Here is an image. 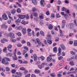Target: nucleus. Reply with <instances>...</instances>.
Here are the masks:
<instances>
[{
    "mask_svg": "<svg viewBox=\"0 0 77 77\" xmlns=\"http://www.w3.org/2000/svg\"><path fill=\"white\" fill-rule=\"evenodd\" d=\"M9 37L11 38H15L14 34L12 32H10L9 34Z\"/></svg>",
    "mask_w": 77,
    "mask_h": 77,
    "instance_id": "nucleus-10",
    "label": "nucleus"
},
{
    "mask_svg": "<svg viewBox=\"0 0 77 77\" xmlns=\"http://www.w3.org/2000/svg\"><path fill=\"white\" fill-rule=\"evenodd\" d=\"M45 2L44 0H41L40 1V5H41V6L42 7H44V3Z\"/></svg>",
    "mask_w": 77,
    "mask_h": 77,
    "instance_id": "nucleus-21",
    "label": "nucleus"
},
{
    "mask_svg": "<svg viewBox=\"0 0 77 77\" xmlns=\"http://www.w3.org/2000/svg\"><path fill=\"white\" fill-rule=\"evenodd\" d=\"M40 34L41 35L44 36L45 33L43 31H41L40 32Z\"/></svg>",
    "mask_w": 77,
    "mask_h": 77,
    "instance_id": "nucleus-29",
    "label": "nucleus"
},
{
    "mask_svg": "<svg viewBox=\"0 0 77 77\" xmlns=\"http://www.w3.org/2000/svg\"><path fill=\"white\" fill-rule=\"evenodd\" d=\"M12 48V45H8V49H11Z\"/></svg>",
    "mask_w": 77,
    "mask_h": 77,
    "instance_id": "nucleus-42",
    "label": "nucleus"
},
{
    "mask_svg": "<svg viewBox=\"0 0 77 77\" xmlns=\"http://www.w3.org/2000/svg\"><path fill=\"white\" fill-rule=\"evenodd\" d=\"M34 72L36 74H38L40 73L41 71L39 70L38 69H35L34 71Z\"/></svg>",
    "mask_w": 77,
    "mask_h": 77,
    "instance_id": "nucleus-20",
    "label": "nucleus"
},
{
    "mask_svg": "<svg viewBox=\"0 0 77 77\" xmlns=\"http://www.w3.org/2000/svg\"><path fill=\"white\" fill-rule=\"evenodd\" d=\"M12 54L11 53H8L7 54H6V56L7 57H8V56H9L10 57H12Z\"/></svg>",
    "mask_w": 77,
    "mask_h": 77,
    "instance_id": "nucleus-34",
    "label": "nucleus"
},
{
    "mask_svg": "<svg viewBox=\"0 0 77 77\" xmlns=\"http://www.w3.org/2000/svg\"><path fill=\"white\" fill-rule=\"evenodd\" d=\"M62 58H63V57L62 56H60L59 57H58V60H60Z\"/></svg>",
    "mask_w": 77,
    "mask_h": 77,
    "instance_id": "nucleus-59",
    "label": "nucleus"
},
{
    "mask_svg": "<svg viewBox=\"0 0 77 77\" xmlns=\"http://www.w3.org/2000/svg\"><path fill=\"white\" fill-rule=\"evenodd\" d=\"M17 35L18 36H21V34L20 32H19L18 33H16Z\"/></svg>",
    "mask_w": 77,
    "mask_h": 77,
    "instance_id": "nucleus-36",
    "label": "nucleus"
},
{
    "mask_svg": "<svg viewBox=\"0 0 77 77\" xmlns=\"http://www.w3.org/2000/svg\"><path fill=\"white\" fill-rule=\"evenodd\" d=\"M69 64L72 66L74 65V63H73V62L72 61H70L69 62Z\"/></svg>",
    "mask_w": 77,
    "mask_h": 77,
    "instance_id": "nucleus-40",
    "label": "nucleus"
},
{
    "mask_svg": "<svg viewBox=\"0 0 77 77\" xmlns=\"http://www.w3.org/2000/svg\"><path fill=\"white\" fill-rule=\"evenodd\" d=\"M32 2L35 5H37L38 3L37 1H36L35 0H32Z\"/></svg>",
    "mask_w": 77,
    "mask_h": 77,
    "instance_id": "nucleus-17",
    "label": "nucleus"
},
{
    "mask_svg": "<svg viewBox=\"0 0 77 77\" xmlns=\"http://www.w3.org/2000/svg\"><path fill=\"white\" fill-rule=\"evenodd\" d=\"M35 44H36V43H38V45H36V47H39V46H40L41 45L43 47L45 46V45H44L43 43H42L41 40L38 38L36 39V41L35 42Z\"/></svg>",
    "mask_w": 77,
    "mask_h": 77,
    "instance_id": "nucleus-2",
    "label": "nucleus"
},
{
    "mask_svg": "<svg viewBox=\"0 0 77 77\" xmlns=\"http://www.w3.org/2000/svg\"><path fill=\"white\" fill-rule=\"evenodd\" d=\"M23 48L25 49V50H23L22 54L23 55H24L25 54L27 53V51H29V48L26 46H23Z\"/></svg>",
    "mask_w": 77,
    "mask_h": 77,
    "instance_id": "nucleus-5",
    "label": "nucleus"
},
{
    "mask_svg": "<svg viewBox=\"0 0 77 77\" xmlns=\"http://www.w3.org/2000/svg\"><path fill=\"white\" fill-rule=\"evenodd\" d=\"M64 15L65 19L66 20H67L68 18V15L66 14H65Z\"/></svg>",
    "mask_w": 77,
    "mask_h": 77,
    "instance_id": "nucleus-43",
    "label": "nucleus"
},
{
    "mask_svg": "<svg viewBox=\"0 0 77 77\" xmlns=\"http://www.w3.org/2000/svg\"><path fill=\"white\" fill-rule=\"evenodd\" d=\"M11 72H12V73H14L16 72V70L15 69H13L12 70Z\"/></svg>",
    "mask_w": 77,
    "mask_h": 77,
    "instance_id": "nucleus-61",
    "label": "nucleus"
},
{
    "mask_svg": "<svg viewBox=\"0 0 77 77\" xmlns=\"http://www.w3.org/2000/svg\"><path fill=\"white\" fill-rule=\"evenodd\" d=\"M27 33H28V34L29 36H31V35H32V36H34V31L33 30L32 31V32H31V33L30 32H27Z\"/></svg>",
    "mask_w": 77,
    "mask_h": 77,
    "instance_id": "nucleus-14",
    "label": "nucleus"
},
{
    "mask_svg": "<svg viewBox=\"0 0 77 77\" xmlns=\"http://www.w3.org/2000/svg\"><path fill=\"white\" fill-rule=\"evenodd\" d=\"M36 63L37 64V65H39L40 63V62L39 61H36Z\"/></svg>",
    "mask_w": 77,
    "mask_h": 77,
    "instance_id": "nucleus-62",
    "label": "nucleus"
},
{
    "mask_svg": "<svg viewBox=\"0 0 77 77\" xmlns=\"http://www.w3.org/2000/svg\"><path fill=\"white\" fill-rule=\"evenodd\" d=\"M32 15L36 17L34 18V20L35 21L38 22L39 21L38 13L36 12H33L32 13Z\"/></svg>",
    "mask_w": 77,
    "mask_h": 77,
    "instance_id": "nucleus-4",
    "label": "nucleus"
},
{
    "mask_svg": "<svg viewBox=\"0 0 77 77\" xmlns=\"http://www.w3.org/2000/svg\"><path fill=\"white\" fill-rule=\"evenodd\" d=\"M8 17L10 20H11V21H13L14 20V19H13V18L10 16H8Z\"/></svg>",
    "mask_w": 77,
    "mask_h": 77,
    "instance_id": "nucleus-56",
    "label": "nucleus"
},
{
    "mask_svg": "<svg viewBox=\"0 0 77 77\" xmlns=\"http://www.w3.org/2000/svg\"><path fill=\"white\" fill-rule=\"evenodd\" d=\"M16 4L17 5H18V6H19L20 8H21V4H20L19 2H16Z\"/></svg>",
    "mask_w": 77,
    "mask_h": 77,
    "instance_id": "nucleus-55",
    "label": "nucleus"
},
{
    "mask_svg": "<svg viewBox=\"0 0 77 77\" xmlns=\"http://www.w3.org/2000/svg\"><path fill=\"white\" fill-rule=\"evenodd\" d=\"M2 18L3 20H7L8 19L7 15L5 13H4L2 15Z\"/></svg>",
    "mask_w": 77,
    "mask_h": 77,
    "instance_id": "nucleus-8",
    "label": "nucleus"
},
{
    "mask_svg": "<svg viewBox=\"0 0 77 77\" xmlns=\"http://www.w3.org/2000/svg\"><path fill=\"white\" fill-rule=\"evenodd\" d=\"M7 61H10V59L7 57H5L2 59V63H3L5 65L8 64L9 63H8Z\"/></svg>",
    "mask_w": 77,
    "mask_h": 77,
    "instance_id": "nucleus-1",
    "label": "nucleus"
},
{
    "mask_svg": "<svg viewBox=\"0 0 77 77\" xmlns=\"http://www.w3.org/2000/svg\"><path fill=\"white\" fill-rule=\"evenodd\" d=\"M6 13L7 14H8V16H11V12H10L9 11H7L6 12Z\"/></svg>",
    "mask_w": 77,
    "mask_h": 77,
    "instance_id": "nucleus-33",
    "label": "nucleus"
},
{
    "mask_svg": "<svg viewBox=\"0 0 77 77\" xmlns=\"http://www.w3.org/2000/svg\"><path fill=\"white\" fill-rule=\"evenodd\" d=\"M74 23L75 26H77V23L76 22V19H75L74 20Z\"/></svg>",
    "mask_w": 77,
    "mask_h": 77,
    "instance_id": "nucleus-39",
    "label": "nucleus"
},
{
    "mask_svg": "<svg viewBox=\"0 0 77 77\" xmlns=\"http://www.w3.org/2000/svg\"><path fill=\"white\" fill-rule=\"evenodd\" d=\"M0 26L1 28L6 29L8 28V26L6 25V23L2 24Z\"/></svg>",
    "mask_w": 77,
    "mask_h": 77,
    "instance_id": "nucleus-9",
    "label": "nucleus"
},
{
    "mask_svg": "<svg viewBox=\"0 0 77 77\" xmlns=\"http://www.w3.org/2000/svg\"><path fill=\"white\" fill-rule=\"evenodd\" d=\"M11 20H8V21H7V23H8L10 24H11Z\"/></svg>",
    "mask_w": 77,
    "mask_h": 77,
    "instance_id": "nucleus-63",
    "label": "nucleus"
},
{
    "mask_svg": "<svg viewBox=\"0 0 77 77\" xmlns=\"http://www.w3.org/2000/svg\"><path fill=\"white\" fill-rule=\"evenodd\" d=\"M66 13L67 14H69V16H70V14H69V10H67L66 11Z\"/></svg>",
    "mask_w": 77,
    "mask_h": 77,
    "instance_id": "nucleus-51",
    "label": "nucleus"
},
{
    "mask_svg": "<svg viewBox=\"0 0 77 77\" xmlns=\"http://www.w3.org/2000/svg\"><path fill=\"white\" fill-rule=\"evenodd\" d=\"M50 75L51 77H56V74L54 72L50 73Z\"/></svg>",
    "mask_w": 77,
    "mask_h": 77,
    "instance_id": "nucleus-24",
    "label": "nucleus"
},
{
    "mask_svg": "<svg viewBox=\"0 0 77 77\" xmlns=\"http://www.w3.org/2000/svg\"><path fill=\"white\" fill-rule=\"evenodd\" d=\"M51 17H52L53 18H54L55 17V15L54 14L52 13L51 14Z\"/></svg>",
    "mask_w": 77,
    "mask_h": 77,
    "instance_id": "nucleus-46",
    "label": "nucleus"
},
{
    "mask_svg": "<svg viewBox=\"0 0 77 77\" xmlns=\"http://www.w3.org/2000/svg\"><path fill=\"white\" fill-rule=\"evenodd\" d=\"M51 5L50 4H48V5H47V7L48 8H51Z\"/></svg>",
    "mask_w": 77,
    "mask_h": 77,
    "instance_id": "nucleus-49",
    "label": "nucleus"
},
{
    "mask_svg": "<svg viewBox=\"0 0 77 77\" xmlns=\"http://www.w3.org/2000/svg\"><path fill=\"white\" fill-rule=\"evenodd\" d=\"M6 71H8V72L9 71H10L9 68H8V67H6Z\"/></svg>",
    "mask_w": 77,
    "mask_h": 77,
    "instance_id": "nucleus-60",
    "label": "nucleus"
},
{
    "mask_svg": "<svg viewBox=\"0 0 77 77\" xmlns=\"http://www.w3.org/2000/svg\"><path fill=\"white\" fill-rule=\"evenodd\" d=\"M40 58L42 60V61H43L45 59V57L43 56H40Z\"/></svg>",
    "mask_w": 77,
    "mask_h": 77,
    "instance_id": "nucleus-44",
    "label": "nucleus"
},
{
    "mask_svg": "<svg viewBox=\"0 0 77 77\" xmlns=\"http://www.w3.org/2000/svg\"><path fill=\"white\" fill-rule=\"evenodd\" d=\"M43 42L45 43V45H46V46H48L49 45L47 42V41H46V40H45Z\"/></svg>",
    "mask_w": 77,
    "mask_h": 77,
    "instance_id": "nucleus-32",
    "label": "nucleus"
},
{
    "mask_svg": "<svg viewBox=\"0 0 77 77\" xmlns=\"http://www.w3.org/2000/svg\"><path fill=\"white\" fill-rule=\"evenodd\" d=\"M38 68H39L40 69H42V68H43L44 67V66H42V65H39L38 66Z\"/></svg>",
    "mask_w": 77,
    "mask_h": 77,
    "instance_id": "nucleus-41",
    "label": "nucleus"
},
{
    "mask_svg": "<svg viewBox=\"0 0 77 77\" xmlns=\"http://www.w3.org/2000/svg\"><path fill=\"white\" fill-rule=\"evenodd\" d=\"M21 23L24 25H26L29 24V22H26L24 20H22L21 22Z\"/></svg>",
    "mask_w": 77,
    "mask_h": 77,
    "instance_id": "nucleus-18",
    "label": "nucleus"
},
{
    "mask_svg": "<svg viewBox=\"0 0 77 77\" xmlns=\"http://www.w3.org/2000/svg\"><path fill=\"white\" fill-rule=\"evenodd\" d=\"M11 41L12 42H16V41H17V40H16L15 39H11Z\"/></svg>",
    "mask_w": 77,
    "mask_h": 77,
    "instance_id": "nucleus-50",
    "label": "nucleus"
},
{
    "mask_svg": "<svg viewBox=\"0 0 77 77\" xmlns=\"http://www.w3.org/2000/svg\"><path fill=\"white\" fill-rule=\"evenodd\" d=\"M46 14L47 16H49V15L50 13H49V11H47V12H46Z\"/></svg>",
    "mask_w": 77,
    "mask_h": 77,
    "instance_id": "nucleus-54",
    "label": "nucleus"
},
{
    "mask_svg": "<svg viewBox=\"0 0 77 77\" xmlns=\"http://www.w3.org/2000/svg\"><path fill=\"white\" fill-rule=\"evenodd\" d=\"M27 46H28L29 47H31V43H30L29 42H27Z\"/></svg>",
    "mask_w": 77,
    "mask_h": 77,
    "instance_id": "nucleus-45",
    "label": "nucleus"
},
{
    "mask_svg": "<svg viewBox=\"0 0 77 77\" xmlns=\"http://www.w3.org/2000/svg\"><path fill=\"white\" fill-rule=\"evenodd\" d=\"M22 32L23 35H25L26 32L27 30L26 28H23L22 30Z\"/></svg>",
    "mask_w": 77,
    "mask_h": 77,
    "instance_id": "nucleus-13",
    "label": "nucleus"
},
{
    "mask_svg": "<svg viewBox=\"0 0 77 77\" xmlns=\"http://www.w3.org/2000/svg\"><path fill=\"white\" fill-rule=\"evenodd\" d=\"M17 46L18 47H21L22 45L20 43H18L17 44Z\"/></svg>",
    "mask_w": 77,
    "mask_h": 77,
    "instance_id": "nucleus-35",
    "label": "nucleus"
},
{
    "mask_svg": "<svg viewBox=\"0 0 77 77\" xmlns=\"http://www.w3.org/2000/svg\"><path fill=\"white\" fill-rule=\"evenodd\" d=\"M21 43L22 44H24L26 43V41L24 39H23L22 41H21Z\"/></svg>",
    "mask_w": 77,
    "mask_h": 77,
    "instance_id": "nucleus-53",
    "label": "nucleus"
},
{
    "mask_svg": "<svg viewBox=\"0 0 77 77\" xmlns=\"http://www.w3.org/2000/svg\"><path fill=\"white\" fill-rule=\"evenodd\" d=\"M30 74H28L26 76V77H30Z\"/></svg>",
    "mask_w": 77,
    "mask_h": 77,
    "instance_id": "nucleus-64",
    "label": "nucleus"
},
{
    "mask_svg": "<svg viewBox=\"0 0 77 77\" xmlns=\"http://www.w3.org/2000/svg\"><path fill=\"white\" fill-rule=\"evenodd\" d=\"M60 46H61L62 49L63 50H65L66 49V48L65 46V45L63 44H62L60 45Z\"/></svg>",
    "mask_w": 77,
    "mask_h": 77,
    "instance_id": "nucleus-16",
    "label": "nucleus"
},
{
    "mask_svg": "<svg viewBox=\"0 0 77 77\" xmlns=\"http://www.w3.org/2000/svg\"><path fill=\"white\" fill-rule=\"evenodd\" d=\"M8 42V40L5 38H3L2 39H1V42L2 43H5V42Z\"/></svg>",
    "mask_w": 77,
    "mask_h": 77,
    "instance_id": "nucleus-25",
    "label": "nucleus"
},
{
    "mask_svg": "<svg viewBox=\"0 0 77 77\" xmlns=\"http://www.w3.org/2000/svg\"><path fill=\"white\" fill-rule=\"evenodd\" d=\"M32 11L34 12H39V11L38 9H36L35 7H33L32 8Z\"/></svg>",
    "mask_w": 77,
    "mask_h": 77,
    "instance_id": "nucleus-12",
    "label": "nucleus"
},
{
    "mask_svg": "<svg viewBox=\"0 0 77 77\" xmlns=\"http://www.w3.org/2000/svg\"><path fill=\"white\" fill-rule=\"evenodd\" d=\"M17 13H20L21 12V10L20 8H18L17 9Z\"/></svg>",
    "mask_w": 77,
    "mask_h": 77,
    "instance_id": "nucleus-30",
    "label": "nucleus"
},
{
    "mask_svg": "<svg viewBox=\"0 0 77 77\" xmlns=\"http://www.w3.org/2000/svg\"><path fill=\"white\" fill-rule=\"evenodd\" d=\"M47 42H48L49 44L50 45H51L52 43V41H51V38H50V39H48L47 41Z\"/></svg>",
    "mask_w": 77,
    "mask_h": 77,
    "instance_id": "nucleus-19",
    "label": "nucleus"
},
{
    "mask_svg": "<svg viewBox=\"0 0 77 77\" xmlns=\"http://www.w3.org/2000/svg\"><path fill=\"white\" fill-rule=\"evenodd\" d=\"M20 22V20H19V19L18 18L16 21H15V23L17 25H19V23Z\"/></svg>",
    "mask_w": 77,
    "mask_h": 77,
    "instance_id": "nucleus-15",
    "label": "nucleus"
},
{
    "mask_svg": "<svg viewBox=\"0 0 77 77\" xmlns=\"http://www.w3.org/2000/svg\"><path fill=\"white\" fill-rule=\"evenodd\" d=\"M48 28L49 29H52L53 28V26L51 25V24H50L48 25Z\"/></svg>",
    "mask_w": 77,
    "mask_h": 77,
    "instance_id": "nucleus-27",
    "label": "nucleus"
},
{
    "mask_svg": "<svg viewBox=\"0 0 77 77\" xmlns=\"http://www.w3.org/2000/svg\"><path fill=\"white\" fill-rule=\"evenodd\" d=\"M11 13L12 14L14 15L15 13H16V11L15 9H13L11 11Z\"/></svg>",
    "mask_w": 77,
    "mask_h": 77,
    "instance_id": "nucleus-23",
    "label": "nucleus"
},
{
    "mask_svg": "<svg viewBox=\"0 0 77 77\" xmlns=\"http://www.w3.org/2000/svg\"><path fill=\"white\" fill-rule=\"evenodd\" d=\"M75 26V25L73 23H70L69 24L68 27L70 29H74Z\"/></svg>",
    "mask_w": 77,
    "mask_h": 77,
    "instance_id": "nucleus-7",
    "label": "nucleus"
},
{
    "mask_svg": "<svg viewBox=\"0 0 77 77\" xmlns=\"http://www.w3.org/2000/svg\"><path fill=\"white\" fill-rule=\"evenodd\" d=\"M33 59L34 61H36L37 60V56L36 54L33 55Z\"/></svg>",
    "mask_w": 77,
    "mask_h": 77,
    "instance_id": "nucleus-22",
    "label": "nucleus"
},
{
    "mask_svg": "<svg viewBox=\"0 0 77 77\" xmlns=\"http://www.w3.org/2000/svg\"><path fill=\"white\" fill-rule=\"evenodd\" d=\"M61 54L62 56H65L66 55L65 53L64 52H63L61 53Z\"/></svg>",
    "mask_w": 77,
    "mask_h": 77,
    "instance_id": "nucleus-58",
    "label": "nucleus"
},
{
    "mask_svg": "<svg viewBox=\"0 0 77 77\" xmlns=\"http://www.w3.org/2000/svg\"><path fill=\"white\" fill-rule=\"evenodd\" d=\"M59 38L58 37H57L56 39H55V41L56 42H58L59 40Z\"/></svg>",
    "mask_w": 77,
    "mask_h": 77,
    "instance_id": "nucleus-57",
    "label": "nucleus"
},
{
    "mask_svg": "<svg viewBox=\"0 0 77 77\" xmlns=\"http://www.w3.org/2000/svg\"><path fill=\"white\" fill-rule=\"evenodd\" d=\"M70 54H71L73 55H75V53L74 52L70 51Z\"/></svg>",
    "mask_w": 77,
    "mask_h": 77,
    "instance_id": "nucleus-52",
    "label": "nucleus"
},
{
    "mask_svg": "<svg viewBox=\"0 0 77 77\" xmlns=\"http://www.w3.org/2000/svg\"><path fill=\"white\" fill-rule=\"evenodd\" d=\"M13 58L14 60H17V58L16 56V54H14V56L13 57Z\"/></svg>",
    "mask_w": 77,
    "mask_h": 77,
    "instance_id": "nucleus-26",
    "label": "nucleus"
},
{
    "mask_svg": "<svg viewBox=\"0 0 77 77\" xmlns=\"http://www.w3.org/2000/svg\"><path fill=\"white\" fill-rule=\"evenodd\" d=\"M16 73L17 75H13L12 76L14 77H21L22 76V73H21L20 72H16Z\"/></svg>",
    "mask_w": 77,
    "mask_h": 77,
    "instance_id": "nucleus-6",
    "label": "nucleus"
},
{
    "mask_svg": "<svg viewBox=\"0 0 77 77\" xmlns=\"http://www.w3.org/2000/svg\"><path fill=\"white\" fill-rule=\"evenodd\" d=\"M27 33H30L31 31L32 30L30 28H28L27 29Z\"/></svg>",
    "mask_w": 77,
    "mask_h": 77,
    "instance_id": "nucleus-47",
    "label": "nucleus"
},
{
    "mask_svg": "<svg viewBox=\"0 0 77 77\" xmlns=\"http://www.w3.org/2000/svg\"><path fill=\"white\" fill-rule=\"evenodd\" d=\"M18 17L19 18L21 19H23L25 18H26L27 19H29V16L28 14L26 15H21L19 14L18 15Z\"/></svg>",
    "mask_w": 77,
    "mask_h": 77,
    "instance_id": "nucleus-3",
    "label": "nucleus"
},
{
    "mask_svg": "<svg viewBox=\"0 0 77 77\" xmlns=\"http://www.w3.org/2000/svg\"><path fill=\"white\" fill-rule=\"evenodd\" d=\"M17 29L20 30H21L23 29V28L22 26H20L19 27H17Z\"/></svg>",
    "mask_w": 77,
    "mask_h": 77,
    "instance_id": "nucleus-48",
    "label": "nucleus"
},
{
    "mask_svg": "<svg viewBox=\"0 0 77 77\" xmlns=\"http://www.w3.org/2000/svg\"><path fill=\"white\" fill-rule=\"evenodd\" d=\"M57 48L56 47H55L54 48H53V52L56 53L57 52Z\"/></svg>",
    "mask_w": 77,
    "mask_h": 77,
    "instance_id": "nucleus-28",
    "label": "nucleus"
},
{
    "mask_svg": "<svg viewBox=\"0 0 77 77\" xmlns=\"http://www.w3.org/2000/svg\"><path fill=\"white\" fill-rule=\"evenodd\" d=\"M51 55H49L47 58V60L48 62H51L52 61V57H51Z\"/></svg>",
    "mask_w": 77,
    "mask_h": 77,
    "instance_id": "nucleus-11",
    "label": "nucleus"
},
{
    "mask_svg": "<svg viewBox=\"0 0 77 77\" xmlns=\"http://www.w3.org/2000/svg\"><path fill=\"white\" fill-rule=\"evenodd\" d=\"M73 44L74 46H77V40H75V41L74 42Z\"/></svg>",
    "mask_w": 77,
    "mask_h": 77,
    "instance_id": "nucleus-31",
    "label": "nucleus"
},
{
    "mask_svg": "<svg viewBox=\"0 0 77 77\" xmlns=\"http://www.w3.org/2000/svg\"><path fill=\"white\" fill-rule=\"evenodd\" d=\"M20 70H23V71L25 70V68L24 67H20Z\"/></svg>",
    "mask_w": 77,
    "mask_h": 77,
    "instance_id": "nucleus-38",
    "label": "nucleus"
},
{
    "mask_svg": "<svg viewBox=\"0 0 77 77\" xmlns=\"http://www.w3.org/2000/svg\"><path fill=\"white\" fill-rule=\"evenodd\" d=\"M61 17V16L60 15L59 13H57L56 14V17L57 18H59Z\"/></svg>",
    "mask_w": 77,
    "mask_h": 77,
    "instance_id": "nucleus-37",
    "label": "nucleus"
}]
</instances>
